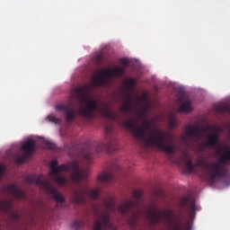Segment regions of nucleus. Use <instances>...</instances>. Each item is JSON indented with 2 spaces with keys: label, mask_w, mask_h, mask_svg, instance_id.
I'll return each mask as SVG.
<instances>
[{
  "label": "nucleus",
  "mask_w": 230,
  "mask_h": 230,
  "mask_svg": "<svg viewBox=\"0 0 230 230\" xmlns=\"http://www.w3.org/2000/svg\"><path fill=\"white\" fill-rule=\"evenodd\" d=\"M180 112H191V101H185L179 108Z\"/></svg>",
  "instance_id": "obj_23"
},
{
  "label": "nucleus",
  "mask_w": 230,
  "mask_h": 230,
  "mask_svg": "<svg viewBox=\"0 0 230 230\" xmlns=\"http://www.w3.org/2000/svg\"><path fill=\"white\" fill-rule=\"evenodd\" d=\"M126 73L127 71L123 66H113L111 70H102L99 75L93 77V82L96 87H102V85H109L112 76L118 78L119 76H123V75Z\"/></svg>",
  "instance_id": "obj_8"
},
{
  "label": "nucleus",
  "mask_w": 230,
  "mask_h": 230,
  "mask_svg": "<svg viewBox=\"0 0 230 230\" xmlns=\"http://www.w3.org/2000/svg\"><path fill=\"white\" fill-rule=\"evenodd\" d=\"M88 223H89V219L84 217L82 219L75 220L72 223L71 227L73 230L84 229V226H87Z\"/></svg>",
  "instance_id": "obj_19"
},
{
  "label": "nucleus",
  "mask_w": 230,
  "mask_h": 230,
  "mask_svg": "<svg viewBox=\"0 0 230 230\" xmlns=\"http://www.w3.org/2000/svg\"><path fill=\"white\" fill-rule=\"evenodd\" d=\"M65 112H66V119L67 123H71L72 121H75V119L76 118V113L75 112L73 108H71V106H69Z\"/></svg>",
  "instance_id": "obj_21"
},
{
  "label": "nucleus",
  "mask_w": 230,
  "mask_h": 230,
  "mask_svg": "<svg viewBox=\"0 0 230 230\" xmlns=\"http://www.w3.org/2000/svg\"><path fill=\"white\" fill-rule=\"evenodd\" d=\"M203 132H213V126L208 125L207 127L203 128Z\"/></svg>",
  "instance_id": "obj_33"
},
{
  "label": "nucleus",
  "mask_w": 230,
  "mask_h": 230,
  "mask_svg": "<svg viewBox=\"0 0 230 230\" xmlns=\"http://www.w3.org/2000/svg\"><path fill=\"white\" fill-rule=\"evenodd\" d=\"M120 64L122 65V66H128V59H127V58H121L120 59Z\"/></svg>",
  "instance_id": "obj_34"
},
{
  "label": "nucleus",
  "mask_w": 230,
  "mask_h": 230,
  "mask_svg": "<svg viewBox=\"0 0 230 230\" xmlns=\"http://www.w3.org/2000/svg\"><path fill=\"white\" fill-rule=\"evenodd\" d=\"M26 182L29 184L34 183L36 186L44 190L48 195L52 197L53 200H55L57 204H64V202H66L64 196L60 195L57 189L53 187L51 182H49V180L42 175L28 176L26 178Z\"/></svg>",
  "instance_id": "obj_7"
},
{
  "label": "nucleus",
  "mask_w": 230,
  "mask_h": 230,
  "mask_svg": "<svg viewBox=\"0 0 230 230\" xmlns=\"http://www.w3.org/2000/svg\"><path fill=\"white\" fill-rule=\"evenodd\" d=\"M169 127L170 128H175V127H177V119L173 115L171 116L169 120Z\"/></svg>",
  "instance_id": "obj_30"
},
{
  "label": "nucleus",
  "mask_w": 230,
  "mask_h": 230,
  "mask_svg": "<svg viewBox=\"0 0 230 230\" xmlns=\"http://www.w3.org/2000/svg\"><path fill=\"white\" fill-rule=\"evenodd\" d=\"M115 170L118 172V173H121L122 172L121 166H119V164L115 165Z\"/></svg>",
  "instance_id": "obj_35"
},
{
  "label": "nucleus",
  "mask_w": 230,
  "mask_h": 230,
  "mask_svg": "<svg viewBox=\"0 0 230 230\" xmlns=\"http://www.w3.org/2000/svg\"><path fill=\"white\" fill-rule=\"evenodd\" d=\"M0 211L8 215V218L12 224H22L24 216L19 212L13 211V199H7L0 201Z\"/></svg>",
  "instance_id": "obj_10"
},
{
  "label": "nucleus",
  "mask_w": 230,
  "mask_h": 230,
  "mask_svg": "<svg viewBox=\"0 0 230 230\" xmlns=\"http://www.w3.org/2000/svg\"><path fill=\"white\" fill-rule=\"evenodd\" d=\"M71 105H63V104H58L56 105L55 109L56 111H66L68 109V107H70Z\"/></svg>",
  "instance_id": "obj_31"
},
{
  "label": "nucleus",
  "mask_w": 230,
  "mask_h": 230,
  "mask_svg": "<svg viewBox=\"0 0 230 230\" xmlns=\"http://www.w3.org/2000/svg\"><path fill=\"white\" fill-rule=\"evenodd\" d=\"M105 210L97 214V220L94 222L93 230H111L112 229V223H111V211L116 212V202L108 198L102 202Z\"/></svg>",
  "instance_id": "obj_6"
},
{
  "label": "nucleus",
  "mask_w": 230,
  "mask_h": 230,
  "mask_svg": "<svg viewBox=\"0 0 230 230\" xmlns=\"http://www.w3.org/2000/svg\"><path fill=\"white\" fill-rule=\"evenodd\" d=\"M214 134H219V132H222V128L220 126H213V131Z\"/></svg>",
  "instance_id": "obj_32"
},
{
  "label": "nucleus",
  "mask_w": 230,
  "mask_h": 230,
  "mask_svg": "<svg viewBox=\"0 0 230 230\" xmlns=\"http://www.w3.org/2000/svg\"><path fill=\"white\" fill-rule=\"evenodd\" d=\"M89 194L90 199L96 200L100 197V190L98 189H93L87 192L86 187L74 190L72 194L73 201L75 204H85V195Z\"/></svg>",
  "instance_id": "obj_11"
},
{
  "label": "nucleus",
  "mask_w": 230,
  "mask_h": 230,
  "mask_svg": "<svg viewBox=\"0 0 230 230\" xmlns=\"http://www.w3.org/2000/svg\"><path fill=\"white\" fill-rule=\"evenodd\" d=\"M91 92V85L85 84L84 86H78L75 89V93L79 99L80 103H85V107L82 108L79 112L84 118L93 119L95 118L96 112H100L104 118L109 119H116V114L111 111L107 105H98V102L94 99H89L87 95Z\"/></svg>",
  "instance_id": "obj_2"
},
{
  "label": "nucleus",
  "mask_w": 230,
  "mask_h": 230,
  "mask_svg": "<svg viewBox=\"0 0 230 230\" xmlns=\"http://www.w3.org/2000/svg\"><path fill=\"white\" fill-rule=\"evenodd\" d=\"M150 121H146L142 126L137 127L136 119H128L123 123V127L130 130L136 139L142 141L144 148L156 146L158 150H162V152H165L169 155L175 154L177 152V146L172 141L173 136L168 135L161 130H156L146 137V132L150 130Z\"/></svg>",
  "instance_id": "obj_1"
},
{
  "label": "nucleus",
  "mask_w": 230,
  "mask_h": 230,
  "mask_svg": "<svg viewBox=\"0 0 230 230\" xmlns=\"http://www.w3.org/2000/svg\"><path fill=\"white\" fill-rule=\"evenodd\" d=\"M83 157L87 161V163H91L93 161V151L88 150L83 152Z\"/></svg>",
  "instance_id": "obj_28"
},
{
  "label": "nucleus",
  "mask_w": 230,
  "mask_h": 230,
  "mask_svg": "<svg viewBox=\"0 0 230 230\" xmlns=\"http://www.w3.org/2000/svg\"><path fill=\"white\" fill-rule=\"evenodd\" d=\"M224 150L223 155L220 156L218 163L208 164L206 159L199 158L193 164L191 158H189L185 164L187 171L189 173L193 172L195 168H204L208 170L210 173V181H215V179H220V177H224V171L222 170V164H226V163H229L230 161V149L227 146H224L222 147Z\"/></svg>",
  "instance_id": "obj_3"
},
{
  "label": "nucleus",
  "mask_w": 230,
  "mask_h": 230,
  "mask_svg": "<svg viewBox=\"0 0 230 230\" xmlns=\"http://www.w3.org/2000/svg\"><path fill=\"white\" fill-rule=\"evenodd\" d=\"M220 138L218 134H212L207 137V141L205 143V146H208L209 148H215L218 145Z\"/></svg>",
  "instance_id": "obj_17"
},
{
  "label": "nucleus",
  "mask_w": 230,
  "mask_h": 230,
  "mask_svg": "<svg viewBox=\"0 0 230 230\" xmlns=\"http://www.w3.org/2000/svg\"><path fill=\"white\" fill-rule=\"evenodd\" d=\"M124 87L128 91H130V89H134V87H136V79L129 78L128 80H125L124 81Z\"/></svg>",
  "instance_id": "obj_24"
},
{
  "label": "nucleus",
  "mask_w": 230,
  "mask_h": 230,
  "mask_svg": "<svg viewBox=\"0 0 230 230\" xmlns=\"http://www.w3.org/2000/svg\"><path fill=\"white\" fill-rule=\"evenodd\" d=\"M146 218L147 220H149L150 226H157V224L161 222V218H167L172 230L191 229V226H190L189 223H187L185 228L181 227V224H179V222H177V219H175V214L173 213V210L171 209H166L164 212H159V210H157V208L151 207L146 211Z\"/></svg>",
  "instance_id": "obj_4"
},
{
  "label": "nucleus",
  "mask_w": 230,
  "mask_h": 230,
  "mask_svg": "<svg viewBox=\"0 0 230 230\" xmlns=\"http://www.w3.org/2000/svg\"><path fill=\"white\" fill-rule=\"evenodd\" d=\"M133 197L136 200L129 199L118 207V211L120 215H130L128 218V225L131 227H136L139 222V199L143 197V191L135 190Z\"/></svg>",
  "instance_id": "obj_5"
},
{
  "label": "nucleus",
  "mask_w": 230,
  "mask_h": 230,
  "mask_svg": "<svg viewBox=\"0 0 230 230\" xmlns=\"http://www.w3.org/2000/svg\"><path fill=\"white\" fill-rule=\"evenodd\" d=\"M119 111L124 114L132 112V106L130 105V99L127 100L120 107Z\"/></svg>",
  "instance_id": "obj_22"
},
{
  "label": "nucleus",
  "mask_w": 230,
  "mask_h": 230,
  "mask_svg": "<svg viewBox=\"0 0 230 230\" xmlns=\"http://www.w3.org/2000/svg\"><path fill=\"white\" fill-rule=\"evenodd\" d=\"M217 111L222 114H230V104L218 106Z\"/></svg>",
  "instance_id": "obj_25"
},
{
  "label": "nucleus",
  "mask_w": 230,
  "mask_h": 230,
  "mask_svg": "<svg viewBox=\"0 0 230 230\" xmlns=\"http://www.w3.org/2000/svg\"><path fill=\"white\" fill-rule=\"evenodd\" d=\"M6 190L9 191V193H13V197H15V199H17L18 200H22L26 199V192L17 188V186L13 184L8 185Z\"/></svg>",
  "instance_id": "obj_16"
},
{
  "label": "nucleus",
  "mask_w": 230,
  "mask_h": 230,
  "mask_svg": "<svg viewBox=\"0 0 230 230\" xmlns=\"http://www.w3.org/2000/svg\"><path fill=\"white\" fill-rule=\"evenodd\" d=\"M200 132H202V129H200L197 125H188L185 128V137L183 139L184 141H186V139L195 141V139H199V137H200Z\"/></svg>",
  "instance_id": "obj_14"
},
{
  "label": "nucleus",
  "mask_w": 230,
  "mask_h": 230,
  "mask_svg": "<svg viewBox=\"0 0 230 230\" xmlns=\"http://www.w3.org/2000/svg\"><path fill=\"white\" fill-rule=\"evenodd\" d=\"M72 168L73 172L71 173V178L74 182L80 184L82 181H85V179H87L89 171L87 169H80V164L77 162H73Z\"/></svg>",
  "instance_id": "obj_13"
},
{
  "label": "nucleus",
  "mask_w": 230,
  "mask_h": 230,
  "mask_svg": "<svg viewBox=\"0 0 230 230\" xmlns=\"http://www.w3.org/2000/svg\"><path fill=\"white\" fill-rule=\"evenodd\" d=\"M22 150L24 152V156L20 157V163H24L26 159H30V156L35 151V140L29 139L22 145Z\"/></svg>",
  "instance_id": "obj_15"
},
{
  "label": "nucleus",
  "mask_w": 230,
  "mask_h": 230,
  "mask_svg": "<svg viewBox=\"0 0 230 230\" xmlns=\"http://www.w3.org/2000/svg\"><path fill=\"white\" fill-rule=\"evenodd\" d=\"M114 128L112 125L105 127V142L99 143L95 148L96 154L103 152V150H111L112 152H118V139L114 137Z\"/></svg>",
  "instance_id": "obj_9"
},
{
  "label": "nucleus",
  "mask_w": 230,
  "mask_h": 230,
  "mask_svg": "<svg viewBox=\"0 0 230 230\" xmlns=\"http://www.w3.org/2000/svg\"><path fill=\"white\" fill-rule=\"evenodd\" d=\"M43 146L48 148V150H55V148H57V144L49 140H46L43 142Z\"/></svg>",
  "instance_id": "obj_26"
},
{
  "label": "nucleus",
  "mask_w": 230,
  "mask_h": 230,
  "mask_svg": "<svg viewBox=\"0 0 230 230\" xmlns=\"http://www.w3.org/2000/svg\"><path fill=\"white\" fill-rule=\"evenodd\" d=\"M59 172H69V166L66 164L58 165V161L52 160L50 163V175H54V181H56L59 186H66L67 180H66V177L58 174Z\"/></svg>",
  "instance_id": "obj_12"
},
{
  "label": "nucleus",
  "mask_w": 230,
  "mask_h": 230,
  "mask_svg": "<svg viewBox=\"0 0 230 230\" xmlns=\"http://www.w3.org/2000/svg\"><path fill=\"white\" fill-rule=\"evenodd\" d=\"M93 62L96 66H100L103 62V53H97L93 58Z\"/></svg>",
  "instance_id": "obj_27"
},
{
  "label": "nucleus",
  "mask_w": 230,
  "mask_h": 230,
  "mask_svg": "<svg viewBox=\"0 0 230 230\" xmlns=\"http://www.w3.org/2000/svg\"><path fill=\"white\" fill-rule=\"evenodd\" d=\"M181 203L183 206H190L192 213L197 211V205H195V199H193V197L187 196L183 198Z\"/></svg>",
  "instance_id": "obj_18"
},
{
  "label": "nucleus",
  "mask_w": 230,
  "mask_h": 230,
  "mask_svg": "<svg viewBox=\"0 0 230 230\" xmlns=\"http://www.w3.org/2000/svg\"><path fill=\"white\" fill-rule=\"evenodd\" d=\"M48 121H49L50 123H54V125H59L60 123V119L53 115H49L47 117Z\"/></svg>",
  "instance_id": "obj_29"
},
{
  "label": "nucleus",
  "mask_w": 230,
  "mask_h": 230,
  "mask_svg": "<svg viewBox=\"0 0 230 230\" xmlns=\"http://www.w3.org/2000/svg\"><path fill=\"white\" fill-rule=\"evenodd\" d=\"M100 182H111L114 181V174L112 172H104L98 177Z\"/></svg>",
  "instance_id": "obj_20"
}]
</instances>
